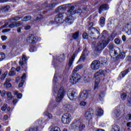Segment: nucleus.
Masks as SVG:
<instances>
[{
	"label": "nucleus",
	"mask_w": 131,
	"mask_h": 131,
	"mask_svg": "<svg viewBox=\"0 0 131 131\" xmlns=\"http://www.w3.org/2000/svg\"><path fill=\"white\" fill-rule=\"evenodd\" d=\"M69 8V10L67 13H59L56 15L55 18V21L57 23H62L63 19L64 18L66 23H68L69 24H72L73 23L74 21V18L72 17V12L74 10V6H71L69 7V5H62L58 7L59 10H65Z\"/></svg>",
	"instance_id": "obj_1"
},
{
	"label": "nucleus",
	"mask_w": 131,
	"mask_h": 131,
	"mask_svg": "<svg viewBox=\"0 0 131 131\" xmlns=\"http://www.w3.org/2000/svg\"><path fill=\"white\" fill-rule=\"evenodd\" d=\"M102 38H103L102 41H100L96 46V42H93L92 43V48H95L97 51H102L108 43L110 42V40H113L114 39L115 36H114V33H112L109 38V35L108 34V32L106 31H103L101 34Z\"/></svg>",
	"instance_id": "obj_2"
},
{
	"label": "nucleus",
	"mask_w": 131,
	"mask_h": 131,
	"mask_svg": "<svg viewBox=\"0 0 131 131\" xmlns=\"http://www.w3.org/2000/svg\"><path fill=\"white\" fill-rule=\"evenodd\" d=\"M85 126L84 124L82 123L81 120L79 119L74 120L71 124V128L75 130H81V129L84 128Z\"/></svg>",
	"instance_id": "obj_3"
},
{
	"label": "nucleus",
	"mask_w": 131,
	"mask_h": 131,
	"mask_svg": "<svg viewBox=\"0 0 131 131\" xmlns=\"http://www.w3.org/2000/svg\"><path fill=\"white\" fill-rule=\"evenodd\" d=\"M108 49L110 50L111 56H115L120 53V49L118 47H114L113 44H110L108 45Z\"/></svg>",
	"instance_id": "obj_4"
},
{
	"label": "nucleus",
	"mask_w": 131,
	"mask_h": 131,
	"mask_svg": "<svg viewBox=\"0 0 131 131\" xmlns=\"http://www.w3.org/2000/svg\"><path fill=\"white\" fill-rule=\"evenodd\" d=\"M79 79H80V75L79 74L73 72L70 78V82L72 84H75L78 82Z\"/></svg>",
	"instance_id": "obj_5"
},
{
	"label": "nucleus",
	"mask_w": 131,
	"mask_h": 131,
	"mask_svg": "<svg viewBox=\"0 0 131 131\" xmlns=\"http://www.w3.org/2000/svg\"><path fill=\"white\" fill-rule=\"evenodd\" d=\"M72 117L69 113L64 114L61 117V122L64 124H69L71 122Z\"/></svg>",
	"instance_id": "obj_6"
},
{
	"label": "nucleus",
	"mask_w": 131,
	"mask_h": 131,
	"mask_svg": "<svg viewBox=\"0 0 131 131\" xmlns=\"http://www.w3.org/2000/svg\"><path fill=\"white\" fill-rule=\"evenodd\" d=\"M68 97L71 101H73L77 97V92L74 89H70L68 92Z\"/></svg>",
	"instance_id": "obj_7"
},
{
	"label": "nucleus",
	"mask_w": 131,
	"mask_h": 131,
	"mask_svg": "<svg viewBox=\"0 0 131 131\" xmlns=\"http://www.w3.org/2000/svg\"><path fill=\"white\" fill-rule=\"evenodd\" d=\"M90 95V91L86 90L81 92L80 94V97L79 98V100L80 101H85L89 97Z\"/></svg>",
	"instance_id": "obj_8"
},
{
	"label": "nucleus",
	"mask_w": 131,
	"mask_h": 131,
	"mask_svg": "<svg viewBox=\"0 0 131 131\" xmlns=\"http://www.w3.org/2000/svg\"><path fill=\"white\" fill-rule=\"evenodd\" d=\"M100 66L101 62L99 60H94L91 64V68L92 70H98Z\"/></svg>",
	"instance_id": "obj_9"
},
{
	"label": "nucleus",
	"mask_w": 131,
	"mask_h": 131,
	"mask_svg": "<svg viewBox=\"0 0 131 131\" xmlns=\"http://www.w3.org/2000/svg\"><path fill=\"white\" fill-rule=\"evenodd\" d=\"M64 96H65V91H64L63 88H60L58 91L57 97L56 98V101L60 102L61 100L64 98Z\"/></svg>",
	"instance_id": "obj_10"
},
{
	"label": "nucleus",
	"mask_w": 131,
	"mask_h": 131,
	"mask_svg": "<svg viewBox=\"0 0 131 131\" xmlns=\"http://www.w3.org/2000/svg\"><path fill=\"white\" fill-rule=\"evenodd\" d=\"M37 37H35L34 35L31 34L27 38V41L29 43H35L37 41Z\"/></svg>",
	"instance_id": "obj_11"
},
{
	"label": "nucleus",
	"mask_w": 131,
	"mask_h": 131,
	"mask_svg": "<svg viewBox=\"0 0 131 131\" xmlns=\"http://www.w3.org/2000/svg\"><path fill=\"white\" fill-rule=\"evenodd\" d=\"M124 30L128 35H131V23L127 24L124 28Z\"/></svg>",
	"instance_id": "obj_12"
},
{
	"label": "nucleus",
	"mask_w": 131,
	"mask_h": 131,
	"mask_svg": "<svg viewBox=\"0 0 131 131\" xmlns=\"http://www.w3.org/2000/svg\"><path fill=\"white\" fill-rule=\"evenodd\" d=\"M107 74V72L106 71H103L102 70H99L98 72H97L94 76V77H98V76H100V75H103V76H105Z\"/></svg>",
	"instance_id": "obj_13"
},
{
	"label": "nucleus",
	"mask_w": 131,
	"mask_h": 131,
	"mask_svg": "<svg viewBox=\"0 0 131 131\" xmlns=\"http://www.w3.org/2000/svg\"><path fill=\"white\" fill-rule=\"evenodd\" d=\"M92 114H93V109L89 108L85 114V118L86 119H90V118H92Z\"/></svg>",
	"instance_id": "obj_14"
},
{
	"label": "nucleus",
	"mask_w": 131,
	"mask_h": 131,
	"mask_svg": "<svg viewBox=\"0 0 131 131\" xmlns=\"http://www.w3.org/2000/svg\"><path fill=\"white\" fill-rule=\"evenodd\" d=\"M109 9V6L107 4H103L99 8V14H101L103 11H106V10H108Z\"/></svg>",
	"instance_id": "obj_15"
},
{
	"label": "nucleus",
	"mask_w": 131,
	"mask_h": 131,
	"mask_svg": "<svg viewBox=\"0 0 131 131\" xmlns=\"http://www.w3.org/2000/svg\"><path fill=\"white\" fill-rule=\"evenodd\" d=\"M10 82H11V79H7L4 84V86H5V88H6V89H10V88L12 86V84L10 83Z\"/></svg>",
	"instance_id": "obj_16"
},
{
	"label": "nucleus",
	"mask_w": 131,
	"mask_h": 131,
	"mask_svg": "<svg viewBox=\"0 0 131 131\" xmlns=\"http://www.w3.org/2000/svg\"><path fill=\"white\" fill-rule=\"evenodd\" d=\"M113 115L115 117V118H118V117L120 116V110H119V107H116L114 113L113 114Z\"/></svg>",
	"instance_id": "obj_17"
},
{
	"label": "nucleus",
	"mask_w": 131,
	"mask_h": 131,
	"mask_svg": "<svg viewBox=\"0 0 131 131\" xmlns=\"http://www.w3.org/2000/svg\"><path fill=\"white\" fill-rule=\"evenodd\" d=\"M9 22L11 24H10L9 25L8 23L6 24L3 26V27H9V28H14V27H16V25H15V23H14V21H13V23H11V19H10Z\"/></svg>",
	"instance_id": "obj_18"
},
{
	"label": "nucleus",
	"mask_w": 131,
	"mask_h": 131,
	"mask_svg": "<svg viewBox=\"0 0 131 131\" xmlns=\"http://www.w3.org/2000/svg\"><path fill=\"white\" fill-rule=\"evenodd\" d=\"M104 114V111L102 110V108L100 107H98L96 111L95 114L97 116H102Z\"/></svg>",
	"instance_id": "obj_19"
},
{
	"label": "nucleus",
	"mask_w": 131,
	"mask_h": 131,
	"mask_svg": "<svg viewBox=\"0 0 131 131\" xmlns=\"http://www.w3.org/2000/svg\"><path fill=\"white\" fill-rule=\"evenodd\" d=\"M9 9H10V6L8 5L2 7L0 9L1 14H2V13H4V12H8V11H9Z\"/></svg>",
	"instance_id": "obj_20"
},
{
	"label": "nucleus",
	"mask_w": 131,
	"mask_h": 131,
	"mask_svg": "<svg viewBox=\"0 0 131 131\" xmlns=\"http://www.w3.org/2000/svg\"><path fill=\"white\" fill-rule=\"evenodd\" d=\"M74 59H75V54H73L71 58L69 59V67H71L72 66V64H73V61H74Z\"/></svg>",
	"instance_id": "obj_21"
},
{
	"label": "nucleus",
	"mask_w": 131,
	"mask_h": 131,
	"mask_svg": "<svg viewBox=\"0 0 131 131\" xmlns=\"http://www.w3.org/2000/svg\"><path fill=\"white\" fill-rule=\"evenodd\" d=\"M82 69V64L78 65L77 67L75 68V69L73 71V73H77V71H79V70H80V69Z\"/></svg>",
	"instance_id": "obj_22"
},
{
	"label": "nucleus",
	"mask_w": 131,
	"mask_h": 131,
	"mask_svg": "<svg viewBox=\"0 0 131 131\" xmlns=\"http://www.w3.org/2000/svg\"><path fill=\"white\" fill-rule=\"evenodd\" d=\"M43 115L45 116H47V117L49 118V119H53V115L50 113L48 111H46L43 113Z\"/></svg>",
	"instance_id": "obj_23"
},
{
	"label": "nucleus",
	"mask_w": 131,
	"mask_h": 131,
	"mask_svg": "<svg viewBox=\"0 0 131 131\" xmlns=\"http://www.w3.org/2000/svg\"><path fill=\"white\" fill-rule=\"evenodd\" d=\"M25 78H26V74L25 73L23 74L21 78H20V77H17L16 78V83H18L19 82V80H24Z\"/></svg>",
	"instance_id": "obj_24"
},
{
	"label": "nucleus",
	"mask_w": 131,
	"mask_h": 131,
	"mask_svg": "<svg viewBox=\"0 0 131 131\" xmlns=\"http://www.w3.org/2000/svg\"><path fill=\"white\" fill-rule=\"evenodd\" d=\"M1 110L3 111H6V110H7V111H10L11 107H8L7 104H4V105L1 107Z\"/></svg>",
	"instance_id": "obj_25"
},
{
	"label": "nucleus",
	"mask_w": 131,
	"mask_h": 131,
	"mask_svg": "<svg viewBox=\"0 0 131 131\" xmlns=\"http://www.w3.org/2000/svg\"><path fill=\"white\" fill-rule=\"evenodd\" d=\"M94 33H97L99 36L100 35V32L96 28H93L92 30L90 32V34H94Z\"/></svg>",
	"instance_id": "obj_26"
},
{
	"label": "nucleus",
	"mask_w": 131,
	"mask_h": 131,
	"mask_svg": "<svg viewBox=\"0 0 131 131\" xmlns=\"http://www.w3.org/2000/svg\"><path fill=\"white\" fill-rule=\"evenodd\" d=\"M127 73H128V70H126L123 72H122L120 74V77L121 78H123V77H124L125 76V75H126V74H127Z\"/></svg>",
	"instance_id": "obj_27"
},
{
	"label": "nucleus",
	"mask_w": 131,
	"mask_h": 131,
	"mask_svg": "<svg viewBox=\"0 0 131 131\" xmlns=\"http://www.w3.org/2000/svg\"><path fill=\"white\" fill-rule=\"evenodd\" d=\"M15 74H16V69L12 68L11 71L9 73V75H10V76H14Z\"/></svg>",
	"instance_id": "obj_28"
},
{
	"label": "nucleus",
	"mask_w": 131,
	"mask_h": 131,
	"mask_svg": "<svg viewBox=\"0 0 131 131\" xmlns=\"http://www.w3.org/2000/svg\"><path fill=\"white\" fill-rule=\"evenodd\" d=\"M100 78H97V79H96L94 85L95 90H96V89L98 88V85H99V83H100Z\"/></svg>",
	"instance_id": "obj_29"
},
{
	"label": "nucleus",
	"mask_w": 131,
	"mask_h": 131,
	"mask_svg": "<svg viewBox=\"0 0 131 131\" xmlns=\"http://www.w3.org/2000/svg\"><path fill=\"white\" fill-rule=\"evenodd\" d=\"M14 96H16L17 99H21V98H22V94L18 93L17 91L14 92Z\"/></svg>",
	"instance_id": "obj_30"
},
{
	"label": "nucleus",
	"mask_w": 131,
	"mask_h": 131,
	"mask_svg": "<svg viewBox=\"0 0 131 131\" xmlns=\"http://www.w3.org/2000/svg\"><path fill=\"white\" fill-rule=\"evenodd\" d=\"M120 129V127L119 126L115 125V126H113L112 128V131H119Z\"/></svg>",
	"instance_id": "obj_31"
},
{
	"label": "nucleus",
	"mask_w": 131,
	"mask_h": 131,
	"mask_svg": "<svg viewBox=\"0 0 131 131\" xmlns=\"http://www.w3.org/2000/svg\"><path fill=\"white\" fill-rule=\"evenodd\" d=\"M24 23V20H21V21H18L17 22H15V27H19V26H21V25H22V24H23Z\"/></svg>",
	"instance_id": "obj_32"
},
{
	"label": "nucleus",
	"mask_w": 131,
	"mask_h": 131,
	"mask_svg": "<svg viewBox=\"0 0 131 131\" xmlns=\"http://www.w3.org/2000/svg\"><path fill=\"white\" fill-rule=\"evenodd\" d=\"M114 41H115V43H116V45H121V43L122 42V41H121L119 38L115 39Z\"/></svg>",
	"instance_id": "obj_33"
},
{
	"label": "nucleus",
	"mask_w": 131,
	"mask_h": 131,
	"mask_svg": "<svg viewBox=\"0 0 131 131\" xmlns=\"http://www.w3.org/2000/svg\"><path fill=\"white\" fill-rule=\"evenodd\" d=\"M5 58H6V54L4 53H0V62L1 61H3Z\"/></svg>",
	"instance_id": "obj_34"
},
{
	"label": "nucleus",
	"mask_w": 131,
	"mask_h": 131,
	"mask_svg": "<svg viewBox=\"0 0 131 131\" xmlns=\"http://www.w3.org/2000/svg\"><path fill=\"white\" fill-rule=\"evenodd\" d=\"M31 16L30 15H28V16H25L24 18V19L22 20L23 21H29V20H31Z\"/></svg>",
	"instance_id": "obj_35"
},
{
	"label": "nucleus",
	"mask_w": 131,
	"mask_h": 131,
	"mask_svg": "<svg viewBox=\"0 0 131 131\" xmlns=\"http://www.w3.org/2000/svg\"><path fill=\"white\" fill-rule=\"evenodd\" d=\"M79 33V32H78L74 33L72 36L73 38H74V39H76L77 38H78Z\"/></svg>",
	"instance_id": "obj_36"
},
{
	"label": "nucleus",
	"mask_w": 131,
	"mask_h": 131,
	"mask_svg": "<svg viewBox=\"0 0 131 131\" xmlns=\"http://www.w3.org/2000/svg\"><path fill=\"white\" fill-rule=\"evenodd\" d=\"M100 23L101 25H104V24H105V18L104 17H101L100 18Z\"/></svg>",
	"instance_id": "obj_37"
},
{
	"label": "nucleus",
	"mask_w": 131,
	"mask_h": 131,
	"mask_svg": "<svg viewBox=\"0 0 131 131\" xmlns=\"http://www.w3.org/2000/svg\"><path fill=\"white\" fill-rule=\"evenodd\" d=\"M7 96L9 100H11V99H13V96L12 95V93H11V92L7 93Z\"/></svg>",
	"instance_id": "obj_38"
},
{
	"label": "nucleus",
	"mask_w": 131,
	"mask_h": 131,
	"mask_svg": "<svg viewBox=\"0 0 131 131\" xmlns=\"http://www.w3.org/2000/svg\"><path fill=\"white\" fill-rule=\"evenodd\" d=\"M50 131H60V128H59V127L54 126L52 127Z\"/></svg>",
	"instance_id": "obj_39"
},
{
	"label": "nucleus",
	"mask_w": 131,
	"mask_h": 131,
	"mask_svg": "<svg viewBox=\"0 0 131 131\" xmlns=\"http://www.w3.org/2000/svg\"><path fill=\"white\" fill-rule=\"evenodd\" d=\"M14 20V21H19V20H20V17H15L14 18L10 19V22H11V23H13V20Z\"/></svg>",
	"instance_id": "obj_40"
},
{
	"label": "nucleus",
	"mask_w": 131,
	"mask_h": 131,
	"mask_svg": "<svg viewBox=\"0 0 131 131\" xmlns=\"http://www.w3.org/2000/svg\"><path fill=\"white\" fill-rule=\"evenodd\" d=\"M64 107L67 108V110H71L72 109V106L70 104H66Z\"/></svg>",
	"instance_id": "obj_41"
},
{
	"label": "nucleus",
	"mask_w": 131,
	"mask_h": 131,
	"mask_svg": "<svg viewBox=\"0 0 131 131\" xmlns=\"http://www.w3.org/2000/svg\"><path fill=\"white\" fill-rule=\"evenodd\" d=\"M126 93H122L121 95L122 100H125L126 99Z\"/></svg>",
	"instance_id": "obj_42"
},
{
	"label": "nucleus",
	"mask_w": 131,
	"mask_h": 131,
	"mask_svg": "<svg viewBox=\"0 0 131 131\" xmlns=\"http://www.w3.org/2000/svg\"><path fill=\"white\" fill-rule=\"evenodd\" d=\"M82 37L84 39H88L89 36L86 33H83L82 34Z\"/></svg>",
	"instance_id": "obj_43"
},
{
	"label": "nucleus",
	"mask_w": 131,
	"mask_h": 131,
	"mask_svg": "<svg viewBox=\"0 0 131 131\" xmlns=\"http://www.w3.org/2000/svg\"><path fill=\"white\" fill-rule=\"evenodd\" d=\"M36 51V48L35 47H32L30 49V52L31 53H33L34 52Z\"/></svg>",
	"instance_id": "obj_44"
},
{
	"label": "nucleus",
	"mask_w": 131,
	"mask_h": 131,
	"mask_svg": "<svg viewBox=\"0 0 131 131\" xmlns=\"http://www.w3.org/2000/svg\"><path fill=\"white\" fill-rule=\"evenodd\" d=\"M85 105H86V102L85 101H82L80 103V106H81V107H84Z\"/></svg>",
	"instance_id": "obj_45"
},
{
	"label": "nucleus",
	"mask_w": 131,
	"mask_h": 131,
	"mask_svg": "<svg viewBox=\"0 0 131 131\" xmlns=\"http://www.w3.org/2000/svg\"><path fill=\"white\" fill-rule=\"evenodd\" d=\"M85 59V55H84V54H82V55L81 56L79 61H84V60Z\"/></svg>",
	"instance_id": "obj_46"
},
{
	"label": "nucleus",
	"mask_w": 131,
	"mask_h": 131,
	"mask_svg": "<svg viewBox=\"0 0 131 131\" xmlns=\"http://www.w3.org/2000/svg\"><path fill=\"white\" fill-rule=\"evenodd\" d=\"M125 57V53L124 52H122L120 54V58L121 59H124Z\"/></svg>",
	"instance_id": "obj_47"
},
{
	"label": "nucleus",
	"mask_w": 131,
	"mask_h": 131,
	"mask_svg": "<svg viewBox=\"0 0 131 131\" xmlns=\"http://www.w3.org/2000/svg\"><path fill=\"white\" fill-rule=\"evenodd\" d=\"M19 81H21V82L19 84L18 86L19 88H22V86H23V83H24V80H18V82Z\"/></svg>",
	"instance_id": "obj_48"
},
{
	"label": "nucleus",
	"mask_w": 131,
	"mask_h": 131,
	"mask_svg": "<svg viewBox=\"0 0 131 131\" xmlns=\"http://www.w3.org/2000/svg\"><path fill=\"white\" fill-rule=\"evenodd\" d=\"M56 82H57V74H55L54 76V78H53V83H56Z\"/></svg>",
	"instance_id": "obj_49"
},
{
	"label": "nucleus",
	"mask_w": 131,
	"mask_h": 131,
	"mask_svg": "<svg viewBox=\"0 0 131 131\" xmlns=\"http://www.w3.org/2000/svg\"><path fill=\"white\" fill-rule=\"evenodd\" d=\"M22 60L25 62V61H27V56L26 55L23 54L22 57Z\"/></svg>",
	"instance_id": "obj_50"
},
{
	"label": "nucleus",
	"mask_w": 131,
	"mask_h": 131,
	"mask_svg": "<svg viewBox=\"0 0 131 131\" xmlns=\"http://www.w3.org/2000/svg\"><path fill=\"white\" fill-rule=\"evenodd\" d=\"M126 120H127L128 121L129 120H130V119H131V115L129 114H127V115H126Z\"/></svg>",
	"instance_id": "obj_51"
},
{
	"label": "nucleus",
	"mask_w": 131,
	"mask_h": 131,
	"mask_svg": "<svg viewBox=\"0 0 131 131\" xmlns=\"http://www.w3.org/2000/svg\"><path fill=\"white\" fill-rule=\"evenodd\" d=\"M99 97L100 98H104V97H105V92H101L100 94H99Z\"/></svg>",
	"instance_id": "obj_52"
},
{
	"label": "nucleus",
	"mask_w": 131,
	"mask_h": 131,
	"mask_svg": "<svg viewBox=\"0 0 131 131\" xmlns=\"http://www.w3.org/2000/svg\"><path fill=\"white\" fill-rule=\"evenodd\" d=\"M31 28L30 26H26L24 27L25 30H29Z\"/></svg>",
	"instance_id": "obj_53"
},
{
	"label": "nucleus",
	"mask_w": 131,
	"mask_h": 131,
	"mask_svg": "<svg viewBox=\"0 0 131 131\" xmlns=\"http://www.w3.org/2000/svg\"><path fill=\"white\" fill-rule=\"evenodd\" d=\"M7 76V74L4 73L2 76H1V79L2 80H4L5 78H6V77Z\"/></svg>",
	"instance_id": "obj_54"
},
{
	"label": "nucleus",
	"mask_w": 131,
	"mask_h": 131,
	"mask_svg": "<svg viewBox=\"0 0 131 131\" xmlns=\"http://www.w3.org/2000/svg\"><path fill=\"white\" fill-rule=\"evenodd\" d=\"M5 96H6V91H1V97H5Z\"/></svg>",
	"instance_id": "obj_55"
},
{
	"label": "nucleus",
	"mask_w": 131,
	"mask_h": 131,
	"mask_svg": "<svg viewBox=\"0 0 131 131\" xmlns=\"http://www.w3.org/2000/svg\"><path fill=\"white\" fill-rule=\"evenodd\" d=\"M11 0H0V4L3 3H7V2H10Z\"/></svg>",
	"instance_id": "obj_56"
},
{
	"label": "nucleus",
	"mask_w": 131,
	"mask_h": 131,
	"mask_svg": "<svg viewBox=\"0 0 131 131\" xmlns=\"http://www.w3.org/2000/svg\"><path fill=\"white\" fill-rule=\"evenodd\" d=\"M1 38L2 40H6V39L8 38V37L6 36H2Z\"/></svg>",
	"instance_id": "obj_57"
},
{
	"label": "nucleus",
	"mask_w": 131,
	"mask_h": 131,
	"mask_svg": "<svg viewBox=\"0 0 131 131\" xmlns=\"http://www.w3.org/2000/svg\"><path fill=\"white\" fill-rule=\"evenodd\" d=\"M41 18H42V15H40V14L38 15L36 20H39V19H41Z\"/></svg>",
	"instance_id": "obj_58"
},
{
	"label": "nucleus",
	"mask_w": 131,
	"mask_h": 131,
	"mask_svg": "<svg viewBox=\"0 0 131 131\" xmlns=\"http://www.w3.org/2000/svg\"><path fill=\"white\" fill-rule=\"evenodd\" d=\"M36 130H37V128H31L29 130V131H36Z\"/></svg>",
	"instance_id": "obj_59"
},
{
	"label": "nucleus",
	"mask_w": 131,
	"mask_h": 131,
	"mask_svg": "<svg viewBox=\"0 0 131 131\" xmlns=\"http://www.w3.org/2000/svg\"><path fill=\"white\" fill-rule=\"evenodd\" d=\"M122 39L123 41H126V37L125 36V35H123L122 36Z\"/></svg>",
	"instance_id": "obj_60"
},
{
	"label": "nucleus",
	"mask_w": 131,
	"mask_h": 131,
	"mask_svg": "<svg viewBox=\"0 0 131 131\" xmlns=\"http://www.w3.org/2000/svg\"><path fill=\"white\" fill-rule=\"evenodd\" d=\"M17 33H21V28H18L17 29Z\"/></svg>",
	"instance_id": "obj_61"
},
{
	"label": "nucleus",
	"mask_w": 131,
	"mask_h": 131,
	"mask_svg": "<svg viewBox=\"0 0 131 131\" xmlns=\"http://www.w3.org/2000/svg\"><path fill=\"white\" fill-rule=\"evenodd\" d=\"M127 127H131V122H129L127 123Z\"/></svg>",
	"instance_id": "obj_62"
},
{
	"label": "nucleus",
	"mask_w": 131,
	"mask_h": 131,
	"mask_svg": "<svg viewBox=\"0 0 131 131\" xmlns=\"http://www.w3.org/2000/svg\"><path fill=\"white\" fill-rule=\"evenodd\" d=\"M10 30H11V29H5V30L2 31V32H3V33H5V32H7V31H10Z\"/></svg>",
	"instance_id": "obj_63"
},
{
	"label": "nucleus",
	"mask_w": 131,
	"mask_h": 131,
	"mask_svg": "<svg viewBox=\"0 0 131 131\" xmlns=\"http://www.w3.org/2000/svg\"><path fill=\"white\" fill-rule=\"evenodd\" d=\"M127 60H128V61H131V56H128L127 57Z\"/></svg>",
	"instance_id": "obj_64"
}]
</instances>
